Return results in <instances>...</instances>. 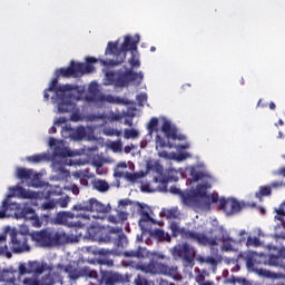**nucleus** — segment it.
Instances as JSON below:
<instances>
[{
	"label": "nucleus",
	"instance_id": "nucleus-1",
	"mask_svg": "<svg viewBox=\"0 0 285 285\" xmlns=\"http://www.w3.org/2000/svg\"><path fill=\"white\" fill-rule=\"evenodd\" d=\"M86 63L70 61L69 67H62L55 71V77L49 87L43 91L45 101H50V94L55 92L56 97H51L53 104H58V110L60 112H72L76 105L72 102V90L75 87L72 85H59V78L70 79V77H83V75H89V72H95V67L90 63H97V58L87 57Z\"/></svg>",
	"mask_w": 285,
	"mask_h": 285
},
{
	"label": "nucleus",
	"instance_id": "nucleus-2",
	"mask_svg": "<svg viewBox=\"0 0 285 285\" xmlns=\"http://www.w3.org/2000/svg\"><path fill=\"white\" fill-rule=\"evenodd\" d=\"M140 41L139 35H136L134 37L126 36L124 42L121 43L119 48V41H110L107 45L105 55H114L116 59L112 60H100L101 66H121L124 61H126V55L127 52H131V57L129 59V63L132 68H139L141 66V62L139 61V56L137 55V46Z\"/></svg>",
	"mask_w": 285,
	"mask_h": 285
},
{
	"label": "nucleus",
	"instance_id": "nucleus-3",
	"mask_svg": "<svg viewBox=\"0 0 285 285\" xmlns=\"http://www.w3.org/2000/svg\"><path fill=\"white\" fill-rule=\"evenodd\" d=\"M161 259L168 261L170 257L163 254H154L148 263L138 264L136 268L149 275H165L176 282H180L181 274H179V267H177V265L161 263Z\"/></svg>",
	"mask_w": 285,
	"mask_h": 285
},
{
	"label": "nucleus",
	"instance_id": "nucleus-4",
	"mask_svg": "<svg viewBox=\"0 0 285 285\" xmlns=\"http://www.w3.org/2000/svg\"><path fill=\"white\" fill-rule=\"evenodd\" d=\"M32 242L42 248L50 246H63L68 244V235L65 232H56L52 229H41L31 234Z\"/></svg>",
	"mask_w": 285,
	"mask_h": 285
},
{
	"label": "nucleus",
	"instance_id": "nucleus-5",
	"mask_svg": "<svg viewBox=\"0 0 285 285\" xmlns=\"http://www.w3.org/2000/svg\"><path fill=\"white\" fill-rule=\"evenodd\" d=\"M169 228L173 237H179L180 235L183 239L195 242L198 246H215L217 244V238H209L206 233L180 228L176 222L170 223Z\"/></svg>",
	"mask_w": 285,
	"mask_h": 285
},
{
	"label": "nucleus",
	"instance_id": "nucleus-6",
	"mask_svg": "<svg viewBox=\"0 0 285 285\" xmlns=\"http://www.w3.org/2000/svg\"><path fill=\"white\" fill-rule=\"evenodd\" d=\"M106 79L109 86H115L116 88H128L132 81L141 83L144 81V72H135L132 69L126 71H108L106 73Z\"/></svg>",
	"mask_w": 285,
	"mask_h": 285
},
{
	"label": "nucleus",
	"instance_id": "nucleus-7",
	"mask_svg": "<svg viewBox=\"0 0 285 285\" xmlns=\"http://www.w3.org/2000/svg\"><path fill=\"white\" fill-rule=\"evenodd\" d=\"M56 224H62L63 226L79 230V228H88L90 226V216L75 214L72 212H59L56 215Z\"/></svg>",
	"mask_w": 285,
	"mask_h": 285
},
{
	"label": "nucleus",
	"instance_id": "nucleus-8",
	"mask_svg": "<svg viewBox=\"0 0 285 285\" xmlns=\"http://www.w3.org/2000/svg\"><path fill=\"white\" fill-rule=\"evenodd\" d=\"M94 237L104 244H114L116 248H126V246H128V237L124 234V229L119 227L99 230Z\"/></svg>",
	"mask_w": 285,
	"mask_h": 285
},
{
	"label": "nucleus",
	"instance_id": "nucleus-9",
	"mask_svg": "<svg viewBox=\"0 0 285 285\" xmlns=\"http://www.w3.org/2000/svg\"><path fill=\"white\" fill-rule=\"evenodd\" d=\"M58 267L61 271V275H63V273H67L70 282H77V279H81V277H89V279H97V271L90 269V267L88 266L79 268L72 265L63 266L61 264H58Z\"/></svg>",
	"mask_w": 285,
	"mask_h": 285
},
{
	"label": "nucleus",
	"instance_id": "nucleus-10",
	"mask_svg": "<svg viewBox=\"0 0 285 285\" xmlns=\"http://www.w3.org/2000/svg\"><path fill=\"white\" fill-rule=\"evenodd\" d=\"M71 210H82L83 213H99L100 215H106V213H110V206L102 204L97 200V198H90L73 205Z\"/></svg>",
	"mask_w": 285,
	"mask_h": 285
},
{
	"label": "nucleus",
	"instance_id": "nucleus-11",
	"mask_svg": "<svg viewBox=\"0 0 285 285\" xmlns=\"http://www.w3.org/2000/svg\"><path fill=\"white\" fill-rule=\"evenodd\" d=\"M9 235L11 237V250L13 253H26V250H30L28 236L26 234L17 229H12Z\"/></svg>",
	"mask_w": 285,
	"mask_h": 285
},
{
	"label": "nucleus",
	"instance_id": "nucleus-12",
	"mask_svg": "<svg viewBox=\"0 0 285 285\" xmlns=\"http://www.w3.org/2000/svg\"><path fill=\"white\" fill-rule=\"evenodd\" d=\"M174 257L184 259L186 264H193L195 262V248L188 244H183L174 247Z\"/></svg>",
	"mask_w": 285,
	"mask_h": 285
},
{
	"label": "nucleus",
	"instance_id": "nucleus-13",
	"mask_svg": "<svg viewBox=\"0 0 285 285\" xmlns=\"http://www.w3.org/2000/svg\"><path fill=\"white\" fill-rule=\"evenodd\" d=\"M240 258L244 259L246 263V267L248 271H255L261 277H267L271 278L273 277V273L268 269H255V254L247 252L240 254Z\"/></svg>",
	"mask_w": 285,
	"mask_h": 285
},
{
	"label": "nucleus",
	"instance_id": "nucleus-14",
	"mask_svg": "<svg viewBox=\"0 0 285 285\" xmlns=\"http://www.w3.org/2000/svg\"><path fill=\"white\" fill-rule=\"evenodd\" d=\"M18 179H24V181H30V186L33 188H39L41 181L39 180V174H35L33 169L18 168L17 169Z\"/></svg>",
	"mask_w": 285,
	"mask_h": 285
},
{
	"label": "nucleus",
	"instance_id": "nucleus-15",
	"mask_svg": "<svg viewBox=\"0 0 285 285\" xmlns=\"http://www.w3.org/2000/svg\"><path fill=\"white\" fill-rule=\"evenodd\" d=\"M100 282L105 285H117L124 284V282H126V278H124L121 274L115 272L101 271Z\"/></svg>",
	"mask_w": 285,
	"mask_h": 285
},
{
	"label": "nucleus",
	"instance_id": "nucleus-16",
	"mask_svg": "<svg viewBox=\"0 0 285 285\" xmlns=\"http://www.w3.org/2000/svg\"><path fill=\"white\" fill-rule=\"evenodd\" d=\"M219 210H229L232 215L235 213H239V210H242V203H239V200L235 198H220Z\"/></svg>",
	"mask_w": 285,
	"mask_h": 285
},
{
	"label": "nucleus",
	"instance_id": "nucleus-17",
	"mask_svg": "<svg viewBox=\"0 0 285 285\" xmlns=\"http://www.w3.org/2000/svg\"><path fill=\"white\" fill-rule=\"evenodd\" d=\"M160 130L165 134L167 139H173L174 141H177V139L183 141V139H185L184 136L177 135V127L173 126L169 120L163 122Z\"/></svg>",
	"mask_w": 285,
	"mask_h": 285
},
{
	"label": "nucleus",
	"instance_id": "nucleus-18",
	"mask_svg": "<svg viewBox=\"0 0 285 285\" xmlns=\"http://www.w3.org/2000/svg\"><path fill=\"white\" fill-rule=\"evenodd\" d=\"M209 239H216V244L215 245H202V246H217L219 244V242H223V247L222 249L225 250L226 253L230 252V250H235V248L233 247L234 244H237V242L233 238H230L229 236H227L226 238L224 237V235L222 237H217V236H208Z\"/></svg>",
	"mask_w": 285,
	"mask_h": 285
},
{
	"label": "nucleus",
	"instance_id": "nucleus-19",
	"mask_svg": "<svg viewBox=\"0 0 285 285\" xmlns=\"http://www.w3.org/2000/svg\"><path fill=\"white\" fill-rule=\"evenodd\" d=\"M11 195L9 197H21L22 199H32L35 197V194L26 190V188L21 186L11 187Z\"/></svg>",
	"mask_w": 285,
	"mask_h": 285
},
{
	"label": "nucleus",
	"instance_id": "nucleus-20",
	"mask_svg": "<svg viewBox=\"0 0 285 285\" xmlns=\"http://www.w3.org/2000/svg\"><path fill=\"white\" fill-rule=\"evenodd\" d=\"M53 168H55V171L57 173V179L59 181L68 180V178L70 177V171L66 169L63 165L59 163H53Z\"/></svg>",
	"mask_w": 285,
	"mask_h": 285
},
{
	"label": "nucleus",
	"instance_id": "nucleus-21",
	"mask_svg": "<svg viewBox=\"0 0 285 285\" xmlns=\"http://www.w3.org/2000/svg\"><path fill=\"white\" fill-rule=\"evenodd\" d=\"M53 156L60 157V159H66V157H73L75 153H72V150L68 149V147H65L63 145H57L53 148Z\"/></svg>",
	"mask_w": 285,
	"mask_h": 285
},
{
	"label": "nucleus",
	"instance_id": "nucleus-22",
	"mask_svg": "<svg viewBox=\"0 0 285 285\" xmlns=\"http://www.w3.org/2000/svg\"><path fill=\"white\" fill-rule=\"evenodd\" d=\"M100 99L101 101H106L107 104H115L116 106H128V100L126 98L112 95L102 96Z\"/></svg>",
	"mask_w": 285,
	"mask_h": 285
},
{
	"label": "nucleus",
	"instance_id": "nucleus-23",
	"mask_svg": "<svg viewBox=\"0 0 285 285\" xmlns=\"http://www.w3.org/2000/svg\"><path fill=\"white\" fill-rule=\"evenodd\" d=\"M61 193H63L61 186L50 184H47L43 190L46 197H55V195H61Z\"/></svg>",
	"mask_w": 285,
	"mask_h": 285
},
{
	"label": "nucleus",
	"instance_id": "nucleus-24",
	"mask_svg": "<svg viewBox=\"0 0 285 285\" xmlns=\"http://www.w3.org/2000/svg\"><path fill=\"white\" fill-rule=\"evenodd\" d=\"M48 267L46 265L35 261L30 262L28 265V273H35L36 275H41L43 271H46Z\"/></svg>",
	"mask_w": 285,
	"mask_h": 285
},
{
	"label": "nucleus",
	"instance_id": "nucleus-25",
	"mask_svg": "<svg viewBox=\"0 0 285 285\" xmlns=\"http://www.w3.org/2000/svg\"><path fill=\"white\" fill-rule=\"evenodd\" d=\"M180 199L184 206H194L197 204V196L195 194L180 193Z\"/></svg>",
	"mask_w": 285,
	"mask_h": 285
},
{
	"label": "nucleus",
	"instance_id": "nucleus-26",
	"mask_svg": "<svg viewBox=\"0 0 285 285\" xmlns=\"http://www.w3.org/2000/svg\"><path fill=\"white\" fill-rule=\"evenodd\" d=\"M224 284H233V285H250L248 279L245 277H237V276H232L230 278H226L224 281Z\"/></svg>",
	"mask_w": 285,
	"mask_h": 285
},
{
	"label": "nucleus",
	"instance_id": "nucleus-27",
	"mask_svg": "<svg viewBox=\"0 0 285 285\" xmlns=\"http://www.w3.org/2000/svg\"><path fill=\"white\" fill-rule=\"evenodd\" d=\"M272 193L271 185L261 186L258 191L255 193V197L262 200L263 197H269Z\"/></svg>",
	"mask_w": 285,
	"mask_h": 285
},
{
	"label": "nucleus",
	"instance_id": "nucleus-28",
	"mask_svg": "<svg viewBox=\"0 0 285 285\" xmlns=\"http://www.w3.org/2000/svg\"><path fill=\"white\" fill-rule=\"evenodd\" d=\"M37 213L31 207H23L19 213L18 217L20 219H32Z\"/></svg>",
	"mask_w": 285,
	"mask_h": 285
},
{
	"label": "nucleus",
	"instance_id": "nucleus-29",
	"mask_svg": "<svg viewBox=\"0 0 285 285\" xmlns=\"http://www.w3.org/2000/svg\"><path fill=\"white\" fill-rule=\"evenodd\" d=\"M94 188L98 190V193H106L110 188V185H108L106 180H95Z\"/></svg>",
	"mask_w": 285,
	"mask_h": 285
},
{
	"label": "nucleus",
	"instance_id": "nucleus-30",
	"mask_svg": "<svg viewBox=\"0 0 285 285\" xmlns=\"http://www.w3.org/2000/svg\"><path fill=\"white\" fill-rule=\"evenodd\" d=\"M125 257H136L137 259H141L144 257V250L141 247H138L137 249H130L124 252Z\"/></svg>",
	"mask_w": 285,
	"mask_h": 285
},
{
	"label": "nucleus",
	"instance_id": "nucleus-31",
	"mask_svg": "<svg viewBox=\"0 0 285 285\" xmlns=\"http://www.w3.org/2000/svg\"><path fill=\"white\" fill-rule=\"evenodd\" d=\"M208 186L207 185H198L196 188V193L194 194L197 197H200L202 199H206L208 197Z\"/></svg>",
	"mask_w": 285,
	"mask_h": 285
},
{
	"label": "nucleus",
	"instance_id": "nucleus-32",
	"mask_svg": "<svg viewBox=\"0 0 285 285\" xmlns=\"http://www.w3.org/2000/svg\"><path fill=\"white\" fill-rule=\"evenodd\" d=\"M157 126H159V119L157 118H151L147 125V130L149 135H153V132H158L159 129H157Z\"/></svg>",
	"mask_w": 285,
	"mask_h": 285
},
{
	"label": "nucleus",
	"instance_id": "nucleus-33",
	"mask_svg": "<svg viewBox=\"0 0 285 285\" xmlns=\"http://www.w3.org/2000/svg\"><path fill=\"white\" fill-rule=\"evenodd\" d=\"M155 237L160 242H170V236L168 233L164 232V229H156L154 232Z\"/></svg>",
	"mask_w": 285,
	"mask_h": 285
},
{
	"label": "nucleus",
	"instance_id": "nucleus-34",
	"mask_svg": "<svg viewBox=\"0 0 285 285\" xmlns=\"http://www.w3.org/2000/svg\"><path fill=\"white\" fill-rule=\"evenodd\" d=\"M27 161L31 164H41V161H46V154H36L27 157Z\"/></svg>",
	"mask_w": 285,
	"mask_h": 285
},
{
	"label": "nucleus",
	"instance_id": "nucleus-35",
	"mask_svg": "<svg viewBox=\"0 0 285 285\" xmlns=\"http://www.w3.org/2000/svg\"><path fill=\"white\" fill-rule=\"evenodd\" d=\"M190 177H191V181H199L200 179H204V177H206V174H204V171H199L193 168L190 170Z\"/></svg>",
	"mask_w": 285,
	"mask_h": 285
},
{
	"label": "nucleus",
	"instance_id": "nucleus-36",
	"mask_svg": "<svg viewBox=\"0 0 285 285\" xmlns=\"http://www.w3.org/2000/svg\"><path fill=\"white\" fill-rule=\"evenodd\" d=\"M10 206H17V205L10 204L8 199L2 200V205L0 209V219H4L6 214L8 213V208H10Z\"/></svg>",
	"mask_w": 285,
	"mask_h": 285
},
{
	"label": "nucleus",
	"instance_id": "nucleus-37",
	"mask_svg": "<svg viewBox=\"0 0 285 285\" xmlns=\"http://www.w3.org/2000/svg\"><path fill=\"white\" fill-rule=\"evenodd\" d=\"M105 163L106 158L100 156H94V158L91 159V166H94V168H101V166H104Z\"/></svg>",
	"mask_w": 285,
	"mask_h": 285
},
{
	"label": "nucleus",
	"instance_id": "nucleus-38",
	"mask_svg": "<svg viewBox=\"0 0 285 285\" xmlns=\"http://www.w3.org/2000/svg\"><path fill=\"white\" fill-rule=\"evenodd\" d=\"M68 204H70V197L65 196L62 198H58L56 200V206H59L60 208H68Z\"/></svg>",
	"mask_w": 285,
	"mask_h": 285
},
{
	"label": "nucleus",
	"instance_id": "nucleus-39",
	"mask_svg": "<svg viewBox=\"0 0 285 285\" xmlns=\"http://www.w3.org/2000/svg\"><path fill=\"white\" fill-rule=\"evenodd\" d=\"M277 215L275 216V219L277 222H284V216H285V202L279 206L278 209H276Z\"/></svg>",
	"mask_w": 285,
	"mask_h": 285
},
{
	"label": "nucleus",
	"instance_id": "nucleus-40",
	"mask_svg": "<svg viewBox=\"0 0 285 285\" xmlns=\"http://www.w3.org/2000/svg\"><path fill=\"white\" fill-rule=\"evenodd\" d=\"M136 137H139L137 129H125V139H136Z\"/></svg>",
	"mask_w": 285,
	"mask_h": 285
},
{
	"label": "nucleus",
	"instance_id": "nucleus-41",
	"mask_svg": "<svg viewBox=\"0 0 285 285\" xmlns=\"http://www.w3.org/2000/svg\"><path fill=\"white\" fill-rule=\"evenodd\" d=\"M168 142H166V139L161 137L160 135L156 136V150L157 148H167Z\"/></svg>",
	"mask_w": 285,
	"mask_h": 285
},
{
	"label": "nucleus",
	"instance_id": "nucleus-42",
	"mask_svg": "<svg viewBox=\"0 0 285 285\" xmlns=\"http://www.w3.org/2000/svg\"><path fill=\"white\" fill-rule=\"evenodd\" d=\"M57 207L56 200H49L41 205L42 210H55Z\"/></svg>",
	"mask_w": 285,
	"mask_h": 285
},
{
	"label": "nucleus",
	"instance_id": "nucleus-43",
	"mask_svg": "<svg viewBox=\"0 0 285 285\" xmlns=\"http://www.w3.org/2000/svg\"><path fill=\"white\" fill-rule=\"evenodd\" d=\"M140 177H144V174H138V173H127L126 174V178L128 179V181H131L132 184H135V181H137V179H140Z\"/></svg>",
	"mask_w": 285,
	"mask_h": 285
},
{
	"label": "nucleus",
	"instance_id": "nucleus-44",
	"mask_svg": "<svg viewBox=\"0 0 285 285\" xmlns=\"http://www.w3.org/2000/svg\"><path fill=\"white\" fill-rule=\"evenodd\" d=\"M196 283L198 285H215V282L213 281H206V277L204 275H198L196 277Z\"/></svg>",
	"mask_w": 285,
	"mask_h": 285
},
{
	"label": "nucleus",
	"instance_id": "nucleus-45",
	"mask_svg": "<svg viewBox=\"0 0 285 285\" xmlns=\"http://www.w3.org/2000/svg\"><path fill=\"white\" fill-rule=\"evenodd\" d=\"M205 263L209 264V266H213V268H217L219 261L217 258H215L214 256H207L205 258Z\"/></svg>",
	"mask_w": 285,
	"mask_h": 285
},
{
	"label": "nucleus",
	"instance_id": "nucleus-46",
	"mask_svg": "<svg viewBox=\"0 0 285 285\" xmlns=\"http://www.w3.org/2000/svg\"><path fill=\"white\" fill-rule=\"evenodd\" d=\"M110 148L115 153H121V148H122L121 140L111 141L110 142Z\"/></svg>",
	"mask_w": 285,
	"mask_h": 285
},
{
	"label": "nucleus",
	"instance_id": "nucleus-47",
	"mask_svg": "<svg viewBox=\"0 0 285 285\" xmlns=\"http://www.w3.org/2000/svg\"><path fill=\"white\" fill-rule=\"evenodd\" d=\"M135 285H148V281L141 275L138 274L136 278L134 279Z\"/></svg>",
	"mask_w": 285,
	"mask_h": 285
},
{
	"label": "nucleus",
	"instance_id": "nucleus-48",
	"mask_svg": "<svg viewBox=\"0 0 285 285\" xmlns=\"http://www.w3.org/2000/svg\"><path fill=\"white\" fill-rule=\"evenodd\" d=\"M269 187H271V190H277V189H279V188H285V183H284V180H275V181H273L271 185H269Z\"/></svg>",
	"mask_w": 285,
	"mask_h": 285
},
{
	"label": "nucleus",
	"instance_id": "nucleus-49",
	"mask_svg": "<svg viewBox=\"0 0 285 285\" xmlns=\"http://www.w3.org/2000/svg\"><path fill=\"white\" fill-rule=\"evenodd\" d=\"M105 135H107V137H121V131L117 129H107Z\"/></svg>",
	"mask_w": 285,
	"mask_h": 285
},
{
	"label": "nucleus",
	"instance_id": "nucleus-50",
	"mask_svg": "<svg viewBox=\"0 0 285 285\" xmlns=\"http://www.w3.org/2000/svg\"><path fill=\"white\" fill-rule=\"evenodd\" d=\"M163 215L167 217V219H175V217H177V214L173 209L164 210Z\"/></svg>",
	"mask_w": 285,
	"mask_h": 285
},
{
	"label": "nucleus",
	"instance_id": "nucleus-51",
	"mask_svg": "<svg viewBox=\"0 0 285 285\" xmlns=\"http://www.w3.org/2000/svg\"><path fill=\"white\" fill-rule=\"evenodd\" d=\"M32 222V226H35L36 228H41V219L39 218V216H37V214H35V216L32 218H29Z\"/></svg>",
	"mask_w": 285,
	"mask_h": 285
},
{
	"label": "nucleus",
	"instance_id": "nucleus-52",
	"mask_svg": "<svg viewBox=\"0 0 285 285\" xmlns=\"http://www.w3.org/2000/svg\"><path fill=\"white\" fill-rule=\"evenodd\" d=\"M117 217H118V224H121L128 219V213L118 212Z\"/></svg>",
	"mask_w": 285,
	"mask_h": 285
},
{
	"label": "nucleus",
	"instance_id": "nucleus-53",
	"mask_svg": "<svg viewBox=\"0 0 285 285\" xmlns=\"http://www.w3.org/2000/svg\"><path fill=\"white\" fill-rule=\"evenodd\" d=\"M98 264H100V266H114L115 265L112 259H108V258L98 259Z\"/></svg>",
	"mask_w": 285,
	"mask_h": 285
},
{
	"label": "nucleus",
	"instance_id": "nucleus-54",
	"mask_svg": "<svg viewBox=\"0 0 285 285\" xmlns=\"http://www.w3.org/2000/svg\"><path fill=\"white\" fill-rule=\"evenodd\" d=\"M66 190H70L73 195H79V186L75 184L66 186Z\"/></svg>",
	"mask_w": 285,
	"mask_h": 285
},
{
	"label": "nucleus",
	"instance_id": "nucleus-55",
	"mask_svg": "<svg viewBox=\"0 0 285 285\" xmlns=\"http://www.w3.org/2000/svg\"><path fill=\"white\" fill-rule=\"evenodd\" d=\"M23 284H26V285H40L39 279H37V278H24Z\"/></svg>",
	"mask_w": 285,
	"mask_h": 285
},
{
	"label": "nucleus",
	"instance_id": "nucleus-56",
	"mask_svg": "<svg viewBox=\"0 0 285 285\" xmlns=\"http://www.w3.org/2000/svg\"><path fill=\"white\" fill-rule=\"evenodd\" d=\"M141 222H153V217H150V214H148V212H142L139 224H141Z\"/></svg>",
	"mask_w": 285,
	"mask_h": 285
},
{
	"label": "nucleus",
	"instance_id": "nucleus-57",
	"mask_svg": "<svg viewBox=\"0 0 285 285\" xmlns=\"http://www.w3.org/2000/svg\"><path fill=\"white\" fill-rule=\"evenodd\" d=\"M86 173H88V170H86V171H83V170H79V171H75L73 174H72V176L76 178V179H82L87 174Z\"/></svg>",
	"mask_w": 285,
	"mask_h": 285
},
{
	"label": "nucleus",
	"instance_id": "nucleus-58",
	"mask_svg": "<svg viewBox=\"0 0 285 285\" xmlns=\"http://www.w3.org/2000/svg\"><path fill=\"white\" fill-rule=\"evenodd\" d=\"M206 199L210 200L212 204H217V202H219V195L210 194V195H207Z\"/></svg>",
	"mask_w": 285,
	"mask_h": 285
},
{
	"label": "nucleus",
	"instance_id": "nucleus-59",
	"mask_svg": "<svg viewBox=\"0 0 285 285\" xmlns=\"http://www.w3.org/2000/svg\"><path fill=\"white\" fill-rule=\"evenodd\" d=\"M169 193H171V195H179V197H181V193H184V191H181V189L177 188L176 186H171L169 188Z\"/></svg>",
	"mask_w": 285,
	"mask_h": 285
},
{
	"label": "nucleus",
	"instance_id": "nucleus-60",
	"mask_svg": "<svg viewBox=\"0 0 285 285\" xmlns=\"http://www.w3.org/2000/svg\"><path fill=\"white\" fill-rule=\"evenodd\" d=\"M247 244L249 245H254V246H259V238L255 237V238H252V237H248L247 239Z\"/></svg>",
	"mask_w": 285,
	"mask_h": 285
},
{
	"label": "nucleus",
	"instance_id": "nucleus-61",
	"mask_svg": "<svg viewBox=\"0 0 285 285\" xmlns=\"http://www.w3.org/2000/svg\"><path fill=\"white\" fill-rule=\"evenodd\" d=\"M108 222H110V224H119L118 216L109 215L108 216Z\"/></svg>",
	"mask_w": 285,
	"mask_h": 285
},
{
	"label": "nucleus",
	"instance_id": "nucleus-62",
	"mask_svg": "<svg viewBox=\"0 0 285 285\" xmlns=\"http://www.w3.org/2000/svg\"><path fill=\"white\" fill-rule=\"evenodd\" d=\"M88 179H90V176H88V174L80 179V184L81 186H88Z\"/></svg>",
	"mask_w": 285,
	"mask_h": 285
},
{
	"label": "nucleus",
	"instance_id": "nucleus-63",
	"mask_svg": "<svg viewBox=\"0 0 285 285\" xmlns=\"http://www.w3.org/2000/svg\"><path fill=\"white\" fill-rule=\"evenodd\" d=\"M273 175H282V177H285V167L281 168L279 170L273 171Z\"/></svg>",
	"mask_w": 285,
	"mask_h": 285
},
{
	"label": "nucleus",
	"instance_id": "nucleus-64",
	"mask_svg": "<svg viewBox=\"0 0 285 285\" xmlns=\"http://www.w3.org/2000/svg\"><path fill=\"white\" fill-rule=\"evenodd\" d=\"M279 257H282L283 264H285V248H283L279 253Z\"/></svg>",
	"mask_w": 285,
	"mask_h": 285
}]
</instances>
